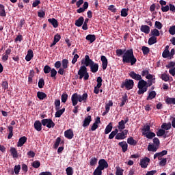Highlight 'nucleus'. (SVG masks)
<instances>
[{"label": "nucleus", "mask_w": 175, "mask_h": 175, "mask_svg": "<svg viewBox=\"0 0 175 175\" xmlns=\"http://www.w3.org/2000/svg\"><path fill=\"white\" fill-rule=\"evenodd\" d=\"M157 150H158V147L155 146V145L149 144L148 146V150L152 151V152H157Z\"/></svg>", "instance_id": "nucleus-38"}, {"label": "nucleus", "mask_w": 175, "mask_h": 175, "mask_svg": "<svg viewBox=\"0 0 175 175\" xmlns=\"http://www.w3.org/2000/svg\"><path fill=\"white\" fill-rule=\"evenodd\" d=\"M68 94L63 93L62 95V102L63 103H66V100H68Z\"/></svg>", "instance_id": "nucleus-51"}, {"label": "nucleus", "mask_w": 175, "mask_h": 175, "mask_svg": "<svg viewBox=\"0 0 175 175\" xmlns=\"http://www.w3.org/2000/svg\"><path fill=\"white\" fill-rule=\"evenodd\" d=\"M64 113H65V108H62V109L56 110L55 117L56 118H59V117H61V116H62L64 114Z\"/></svg>", "instance_id": "nucleus-27"}, {"label": "nucleus", "mask_w": 175, "mask_h": 175, "mask_svg": "<svg viewBox=\"0 0 175 175\" xmlns=\"http://www.w3.org/2000/svg\"><path fill=\"white\" fill-rule=\"evenodd\" d=\"M150 158L144 157L140 160L139 165L142 169H147V166H148V163H150Z\"/></svg>", "instance_id": "nucleus-10"}, {"label": "nucleus", "mask_w": 175, "mask_h": 175, "mask_svg": "<svg viewBox=\"0 0 175 175\" xmlns=\"http://www.w3.org/2000/svg\"><path fill=\"white\" fill-rule=\"evenodd\" d=\"M140 31L141 32H144V33H150V27H148V25H142L140 27Z\"/></svg>", "instance_id": "nucleus-23"}, {"label": "nucleus", "mask_w": 175, "mask_h": 175, "mask_svg": "<svg viewBox=\"0 0 175 175\" xmlns=\"http://www.w3.org/2000/svg\"><path fill=\"white\" fill-rule=\"evenodd\" d=\"M163 58H169L170 57V51H163L162 53Z\"/></svg>", "instance_id": "nucleus-53"}, {"label": "nucleus", "mask_w": 175, "mask_h": 175, "mask_svg": "<svg viewBox=\"0 0 175 175\" xmlns=\"http://www.w3.org/2000/svg\"><path fill=\"white\" fill-rule=\"evenodd\" d=\"M86 40H88L90 43H94L96 40V36L94 34H89L86 36Z\"/></svg>", "instance_id": "nucleus-22"}, {"label": "nucleus", "mask_w": 175, "mask_h": 175, "mask_svg": "<svg viewBox=\"0 0 175 175\" xmlns=\"http://www.w3.org/2000/svg\"><path fill=\"white\" fill-rule=\"evenodd\" d=\"M127 143L130 144V146H136L137 141L135 140L132 137H130L127 139Z\"/></svg>", "instance_id": "nucleus-35"}, {"label": "nucleus", "mask_w": 175, "mask_h": 175, "mask_svg": "<svg viewBox=\"0 0 175 175\" xmlns=\"http://www.w3.org/2000/svg\"><path fill=\"white\" fill-rule=\"evenodd\" d=\"M123 174H124V170L121 169V167H117L116 175H123Z\"/></svg>", "instance_id": "nucleus-59"}, {"label": "nucleus", "mask_w": 175, "mask_h": 175, "mask_svg": "<svg viewBox=\"0 0 175 175\" xmlns=\"http://www.w3.org/2000/svg\"><path fill=\"white\" fill-rule=\"evenodd\" d=\"M129 76H130L131 79H133V80H136V81H142V80H143L142 78V75L136 74L135 71L130 72L129 73Z\"/></svg>", "instance_id": "nucleus-12"}, {"label": "nucleus", "mask_w": 175, "mask_h": 175, "mask_svg": "<svg viewBox=\"0 0 175 175\" xmlns=\"http://www.w3.org/2000/svg\"><path fill=\"white\" fill-rule=\"evenodd\" d=\"M126 135H128V130H124L121 133H117L115 139L116 140H124L126 137Z\"/></svg>", "instance_id": "nucleus-11"}, {"label": "nucleus", "mask_w": 175, "mask_h": 175, "mask_svg": "<svg viewBox=\"0 0 175 175\" xmlns=\"http://www.w3.org/2000/svg\"><path fill=\"white\" fill-rule=\"evenodd\" d=\"M96 81H97V85H96V86H97L98 88H101V87H102V81H103L102 77H97V79H96Z\"/></svg>", "instance_id": "nucleus-58"}, {"label": "nucleus", "mask_w": 175, "mask_h": 175, "mask_svg": "<svg viewBox=\"0 0 175 175\" xmlns=\"http://www.w3.org/2000/svg\"><path fill=\"white\" fill-rule=\"evenodd\" d=\"M161 128L164 131H169V129H170V128H172V124L171 123H163L161 125Z\"/></svg>", "instance_id": "nucleus-37"}, {"label": "nucleus", "mask_w": 175, "mask_h": 175, "mask_svg": "<svg viewBox=\"0 0 175 175\" xmlns=\"http://www.w3.org/2000/svg\"><path fill=\"white\" fill-rule=\"evenodd\" d=\"M153 143L155 144L156 147H159V145L161 144V142H159V139L157 137H154L153 139Z\"/></svg>", "instance_id": "nucleus-63"}, {"label": "nucleus", "mask_w": 175, "mask_h": 175, "mask_svg": "<svg viewBox=\"0 0 175 175\" xmlns=\"http://www.w3.org/2000/svg\"><path fill=\"white\" fill-rule=\"evenodd\" d=\"M36 153L35 152L30 150L27 152V156L29 158H35Z\"/></svg>", "instance_id": "nucleus-64"}, {"label": "nucleus", "mask_w": 175, "mask_h": 175, "mask_svg": "<svg viewBox=\"0 0 175 175\" xmlns=\"http://www.w3.org/2000/svg\"><path fill=\"white\" fill-rule=\"evenodd\" d=\"M165 103H167V105H175V98L167 97Z\"/></svg>", "instance_id": "nucleus-36"}, {"label": "nucleus", "mask_w": 175, "mask_h": 175, "mask_svg": "<svg viewBox=\"0 0 175 175\" xmlns=\"http://www.w3.org/2000/svg\"><path fill=\"white\" fill-rule=\"evenodd\" d=\"M37 97L40 100H43V99H45V98H47V94L43 92H37Z\"/></svg>", "instance_id": "nucleus-25"}, {"label": "nucleus", "mask_w": 175, "mask_h": 175, "mask_svg": "<svg viewBox=\"0 0 175 175\" xmlns=\"http://www.w3.org/2000/svg\"><path fill=\"white\" fill-rule=\"evenodd\" d=\"M93 175H102V170L96 167V169L93 172Z\"/></svg>", "instance_id": "nucleus-60"}, {"label": "nucleus", "mask_w": 175, "mask_h": 175, "mask_svg": "<svg viewBox=\"0 0 175 175\" xmlns=\"http://www.w3.org/2000/svg\"><path fill=\"white\" fill-rule=\"evenodd\" d=\"M96 163H98V159H96V157H93L90 159V166H95Z\"/></svg>", "instance_id": "nucleus-50"}, {"label": "nucleus", "mask_w": 175, "mask_h": 175, "mask_svg": "<svg viewBox=\"0 0 175 175\" xmlns=\"http://www.w3.org/2000/svg\"><path fill=\"white\" fill-rule=\"evenodd\" d=\"M61 143V137H58L56 140L55 142L53 145V148H55V150H57V148H58L59 144Z\"/></svg>", "instance_id": "nucleus-41"}, {"label": "nucleus", "mask_w": 175, "mask_h": 175, "mask_svg": "<svg viewBox=\"0 0 175 175\" xmlns=\"http://www.w3.org/2000/svg\"><path fill=\"white\" fill-rule=\"evenodd\" d=\"M61 100L59 99L55 100V110H59L61 109Z\"/></svg>", "instance_id": "nucleus-40"}, {"label": "nucleus", "mask_w": 175, "mask_h": 175, "mask_svg": "<svg viewBox=\"0 0 175 175\" xmlns=\"http://www.w3.org/2000/svg\"><path fill=\"white\" fill-rule=\"evenodd\" d=\"M135 85V82L132 79H126L121 83L120 88H126L128 91L132 90Z\"/></svg>", "instance_id": "nucleus-6"}, {"label": "nucleus", "mask_w": 175, "mask_h": 175, "mask_svg": "<svg viewBox=\"0 0 175 175\" xmlns=\"http://www.w3.org/2000/svg\"><path fill=\"white\" fill-rule=\"evenodd\" d=\"M33 167L35 169H38V167H40V161H35L32 163Z\"/></svg>", "instance_id": "nucleus-52"}, {"label": "nucleus", "mask_w": 175, "mask_h": 175, "mask_svg": "<svg viewBox=\"0 0 175 175\" xmlns=\"http://www.w3.org/2000/svg\"><path fill=\"white\" fill-rule=\"evenodd\" d=\"M66 172L67 175H73V168L72 167H68L66 169Z\"/></svg>", "instance_id": "nucleus-56"}, {"label": "nucleus", "mask_w": 175, "mask_h": 175, "mask_svg": "<svg viewBox=\"0 0 175 175\" xmlns=\"http://www.w3.org/2000/svg\"><path fill=\"white\" fill-rule=\"evenodd\" d=\"M154 27L155 28H157V29H162V27H163V25H162V23L159 21H156L154 23Z\"/></svg>", "instance_id": "nucleus-57"}, {"label": "nucleus", "mask_w": 175, "mask_h": 175, "mask_svg": "<svg viewBox=\"0 0 175 175\" xmlns=\"http://www.w3.org/2000/svg\"><path fill=\"white\" fill-rule=\"evenodd\" d=\"M10 152L12 157L14 159L18 158V152H17V149L14 147L10 148Z\"/></svg>", "instance_id": "nucleus-19"}, {"label": "nucleus", "mask_w": 175, "mask_h": 175, "mask_svg": "<svg viewBox=\"0 0 175 175\" xmlns=\"http://www.w3.org/2000/svg\"><path fill=\"white\" fill-rule=\"evenodd\" d=\"M112 129H113V123L110 122L105 128V135H109V133L111 132Z\"/></svg>", "instance_id": "nucleus-29"}, {"label": "nucleus", "mask_w": 175, "mask_h": 175, "mask_svg": "<svg viewBox=\"0 0 175 175\" xmlns=\"http://www.w3.org/2000/svg\"><path fill=\"white\" fill-rule=\"evenodd\" d=\"M161 80L163 81H169L170 80V78L169 77V75H167L166 73H163L161 76Z\"/></svg>", "instance_id": "nucleus-48"}, {"label": "nucleus", "mask_w": 175, "mask_h": 175, "mask_svg": "<svg viewBox=\"0 0 175 175\" xmlns=\"http://www.w3.org/2000/svg\"><path fill=\"white\" fill-rule=\"evenodd\" d=\"M116 53L117 57H121V55H123V54H125V49L122 50L121 49H118L116 51Z\"/></svg>", "instance_id": "nucleus-46"}, {"label": "nucleus", "mask_w": 175, "mask_h": 175, "mask_svg": "<svg viewBox=\"0 0 175 175\" xmlns=\"http://www.w3.org/2000/svg\"><path fill=\"white\" fill-rule=\"evenodd\" d=\"M153 80H148V82L142 79L138 82L137 88L139 89L137 91L138 95H143L144 92H147V90L148 87H151L152 85Z\"/></svg>", "instance_id": "nucleus-2"}, {"label": "nucleus", "mask_w": 175, "mask_h": 175, "mask_svg": "<svg viewBox=\"0 0 175 175\" xmlns=\"http://www.w3.org/2000/svg\"><path fill=\"white\" fill-rule=\"evenodd\" d=\"M168 31L170 35H175V25L171 26Z\"/></svg>", "instance_id": "nucleus-61"}, {"label": "nucleus", "mask_w": 175, "mask_h": 175, "mask_svg": "<svg viewBox=\"0 0 175 175\" xmlns=\"http://www.w3.org/2000/svg\"><path fill=\"white\" fill-rule=\"evenodd\" d=\"M118 146L122 148L123 152L128 151V144H126V142L122 141V142H119Z\"/></svg>", "instance_id": "nucleus-17"}, {"label": "nucleus", "mask_w": 175, "mask_h": 175, "mask_svg": "<svg viewBox=\"0 0 175 175\" xmlns=\"http://www.w3.org/2000/svg\"><path fill=\"white\" fill-rule=\"evenodd\" d=\"M62 65L63 69H68V66H69V60L68 59H63L62 61Z\"/></svg>", "instance_id": "nucleus-34"}, {"label": "nucleus", "mask_w": 175, "mask_h": 175, "mask_svg": "<svg viewBox=\"0 0 175 175\" xmlns=\"http://www.w3.org/2000/svg\"><path fill=\"white\" fill-rule=\"evenodd\" d=\"M167 162V159L165 158V159H163L160 161L159 162V165L160 166H165L166 165V163Z\"/></svg>", "instance_id": "nucleus-62"}, {"label": "nucleus", "mask_w": 175, "mask_h": 175, "mask_svg": "<svg viewBox=\"0 0 175 175\" xmlns=\"http://www.w3.org/2000/svg\"><path fill=\"white\" fill-rule=\"evenodd\" d=\"M156 133H157V136L158 137L165 136V134H166V131L162 129H160Z\"/></svg>", "instance_id": "nucleus-43"}, {"label": "nucleus", "mask_w": 175, "mask_h": 175, "mask_svg": "<svg viewBox=\"0 0 175 175\" xmlns=\"http://www.w3.org/2000/svg\"><path fill=\"white\" fill-rule=\"evenodd\" d=\"M48 22L53 25V28H58V21L57 19L53 18H49Z\"/></svg>", "instance_id": "nucleus-21"}, {"label": "nucleus", "mask_w": 175, "mask_h": 175, "mask_svg": "<svg viewBox=\"0 0 175 175\" xmlns=\"http://www.w3.org/2000/svg\"><path fill=\"white\" fill-rule=\"evenodd\" d=\"M14 173L15 174H18L20 173V170H21V165H18L14 166Z\"/></svg>", "instance_id": "nucleus-55"}, {"label": "nucleus", "mask_w": 175, "mask_h": 175, "mask_svg": "<svg viewBox=\"0 0 175 175\" xmlns=\"http://www.w3.org/2000/svg\"><path fill=\"white\" fill-rule=\"evenodd\" d=\"M78 75L79 76V80H85L87 81L90 79V74L87 70V67L85 66H81L78 71Z\"/></svg>", "instance_id": "nucleus-5"}, {"label": "nucleus", "mask_w": 175, "mask_h": 175, "mask_svg": "<svg viewBox=\"0 0 175 175\" xmlns=\"http://www.w3.org/2000/svg\"><path fill=\"white\" fill-rule=\"evenodd\" d=\"M109 167V163L104 159H101L98 161V165L97 168L100 170H105V169H107Z\"/></svg>", "instance_id": "nucleus-9"}, {"label": "nucleus", "mask_w": 175, "mask_h": 175, "mask_svg": "<svg viewBox=\"0 0 175 175\" xmlns=\"http://www.w3.org/2000/svg\"><path fill=\"white\" fill-rule=\"evenodd\" d=\"M117 133H118V129H115L113 131L111 132L109 135V139H114L115 136H117Z\"/></svg>", "instance_id": "nucleus-45"}, {"label": "nucleus", "mask_w": 175, "mask_h": 175, "mask_svg": "<svg viewBox=\"0 0 175 175\" xmlns=\"http://www.w3.org/2000/svg\"><path fill=\"white\" fill-rule=\"evenodd\" d=\"M64 136L66 137V139H69L70 140L71 139H73L75 134L73 133V131L72 129H68L64 132Z\"/></svg>", "instance_id": "nucleus-14"}, {"label": "nucleus", "mask_w": 175, "mask_h": 175, "mask_svg": "<svg viewBox=\"0 0 175 175\" xmlns=\"http://www.w3.org/2000/svg\"><path fill=\"white\" fill-rule=\"evenodd\" d=\"M32 58H33V51L32 50H29L25 57V59L27 62H29Z\"/></svg>", "instance_id": "nucleus-20"}, {"label": "nucleus", "mask_w": 175, "mask_h": 175, "mask_svg": "<svg viewBox=\"0 0 175 175\" xmlns=\"http://www.w3.org/2000/svg\"><path fill=\"white\" fill-rule=\"evenodd\" d=\"M44 87V79L43 78L40 79L38 81V88H43Z\"/></svg>", "instance_id": "nucleus-54"}, {"label": "nucleus", "mask_w": 175, "mask_h": 175, "mask_svg": "<svg viewBox=\"0 0 175 175\" xmlns=\"http://www.w3.org/2000/svg\"><path fill=\"white\" fill-rule=\"evenodd\" d=\"M101 59V62H102V66H103V70H106V69H107V58L106 57V56L105 55H102L100 57Z\"/></svg>", "instance_id": "nucleus-13"}, {"label": "nucleus", "mask_w": 175, "mask_h": 175, "mask_svg": "<svg viewBox=\"0 0 175 175\" xmlns=\"http://www.w3.org/2000/svg\"><path fill=\"white\" fill-rule=\"evenodd\" d=\"M42 125H43V124H42V120L41 122L39 120H36L34 122V129L38 132H40V131H42Z\"/></svg>", "instance_id": "nucleus-16"}, {"label": "nucleus", "mask_w": 175, "mask_h": 175, "mask_svg": "<svg viewBox=\"0 0 175 175\" xmlns=\"http://www.w3.org/2000/svg\"><path fill=\"white\" fill-rule=\"evenodd\" d=\"M27 138L25 136L21 137L19 138V140L17 143V147H23L25 143H27Z\"/></svg>", "instance_id": "nucleus-15"}, {"label": "nucleus", "mask_w": 175, "mask_h": 175, "mask_svg": "<svg viewBox=\"0 0 175 175\" xmlns=\"http://www.w3.org/2000/svg\"><path fill=\"white\" fill-rule=\"evenodd\" d=\"M142 135L146 136L147 139H153V137H155L156 136L155 133L151 131H149L148 133H142Z\"/></svg>", "instance_id": "nucleus-26"}, {"label": "nucleus", "mask_w": 175, "mask_h": 175, "mask_svg": "<svg viewBox=\"0 0 175 175\" xmlns=\"http://www.w3.org/2000/svg\"><path fill=\"white\" fill-rule=\"evenodd\" d=\"M129 10V9H126V8L122 9L120 12L122 17H126V16H128Z\"/></svg>", "instance_id": "nucleus-49"}, {"label": "nucleus", "mask_w": 175, "mask_h": 175, "mask_svg": "<svg viewBox=\"0 0 175 175\" xmlns=\"http://www.w3.org/2000/svg\"><path fill=\"white\" fill-rule=\"evenodd\" d=\"M118 128L120 131L125 129V123H124V120H122L120 122H118Z\"/></svg>", "instance_id": "nucleus-42"}, {"label": "nucleus", "mask_w": 175, "mask_h": 175, "mask_svg": "<svg viewBox=\"0 0 175 175\" xmlns=\"http://www.w3.org/2000/svg\"><path fill=\"white\" fill-rule=\"evenodd\" d=\"M142 51L144 55H148L150 53V48H148L146 46H143L142 47Z\"/></svg>", "instance_id": "nucleus-39"}, {"label": "nucleus", "mask_w": 175, "mask_h": 175, "mask_svg": "<svg viewBox=\"0 0 175 175\" xmlns=\"http://www.w3.org/2000/svg\"><path fill=\"white\" fill-rule=\"evenodd\" d=\"M1 86L4 91H6V90H9V83L8 82V81H3L1 83Z\"/></svg>", "instance_id": "nucleus-44"}, {"label": "nucleus", "mask_w": 175, "mask_h": 175, "mask_svg": "<svg viewBox=\"0 0 175 175\" xmlns=\"http://www.w3.org/2000/svg\"><path fill=\"white\" fill-rule=\"evenodd\" d=\"M8 139H12L13 137V127L12 126H8Z\"/></svg>", "instance_id": "nucleus-47"}, {"label": "nucleus", "mask_w": 175, "mask_h": 175, "mask_svg": "<svg viewBox=\"0 0 175 175\" xmlns=\"http://www.w3.org/2000/svg\"><path fill=\"white\" fill-rule=\"evenodd\" d=\"M91 121H92V119L91 118V116H88L84 119L83 126L85 128V126H89L90 124H91Z\"/></svg>", "instance_id": "nucleus-18"}, {"label": "nucleus", "mask_w": 175, "mask_h": 175, "mask_svg": "<svg viewBox=\"0 0 175 175\" xmlns=\"http://www.w3.org/2000/svg\"><path fill=\"white\" fill-rule=\"evenodd\" d=\"M151 37L148 39V44L149 46H152V44H155L157 43V37H154L152 36H150Z\"/></svg>", "instance_id": "nucleus-31"}, {"label": "nucleus", "mask_w": 175, "mask_h": 175, "mask_svg": "<svg viewBox=\"0 0 175 175\" xmlns=\"http://www.w3.org/2000/svg\"><path fill=\"white\" fill-rule=\"evenodd\" d=\"M84 65L85 66H90L92 73H96V72L99 70V64L94 63V62L90 58V55H88L85 56Z\"/></svg>", "instance_id": "nucleus-3"}, {"label": "nucleus", "mask_w": 175, "mask_h": 175, "mask_svg": "<svg viewBox=\"0 0 175 175\" xmlns=\"http://www.w3.org/2000/svg\"><path fill=\"white\" fill-rule=\"evenodd\" d=\"M0 16L6 17V12L5 11V5L0 4Z\"/></svg>", "instance_id": "nucleus-33"}, {"label": "nucleus", "mask_w": 175, "mask_h": 175, "mask_svg": "<svg viewBox=\"0 0 175 175\" xmlns=\"http://www.w3.org/2000/svg\"><path fill=\"white\" fill-rule=\"evenodd\" d=\"M42 124L43 126H46V128L51 129L55 126V123L51 118L42 119Z\"/></svg>", "instance_id": "nucleus-8"}, {"label": "nucleus", "mask_w": 175, "mask_h": 175, "mask_svg": "<svg viewBox=\"0 0 175 175\" xmlns=\"http://www.w3.org/2000/svg\"><path fill=\"white\" fill-rule=\"evenodd\" d=\"M123 64H131V66L135 65L137 62V59L133 54V49H129L122 55Z\"/></svg>", "instance_id": "nucleus-1"}, {"label": "nucleus", "mask_w": 175, "mask_h": 175, "mask_svg": "<svg viewBox=\"0 0 175 175\" xmlns=\"http://www.w3.org/2000/svg\"><path fill=\"white\" fill-rule=\"evenodd\" d=\"M88 98V94L87 93H84L82 96L79 95L77 93H74L71 96L72 106H76L79 102H86Z\"/></svg>", "instance_id": "nucleus-4"}, {"label": "nucleus", "mask_w": 175, "mask_h": 175, "mask_svg": "<svg viewBox=\"0 0 175 175\" xmlns=\"http://www.w3.org/2000/svg\"><path fill=\"white\" fill-rule=\"evenodd\" d=\"M157 96V92L155 91H152L149 92L148 97L146 98V100H151L154 99Z\"/></svg>", "instance_id": "nucleus-32"}, {"label": "nucleus", "mask_w": 175, "mask_h": 175, "mask_svg": "<svg viewBox=\"0 0 175 175\" xmlns=\"http://www.w3.org/2000/svg\"><path fill=\"white\" fill-rule=\"evenodd\" d=\"M159 35H161V33H159V30L157 29H152L150 33V36H154V38L159 36Z\"/></svg>", "instance_id": "nucleus-28"}, {"label": "nucleus", "mask_w": 175, "mask_h": 175, "mask_svg": "<svg viewBox=\"0 0 175 175\" xmlns=\"http://www.w3.org/2000/svg\"><path fill=\"white\" fill-rule=\"evenodd\" d=\"M84 23V17L80 16L76 21L75 25L76 27H81Z\"/></svg>", "instance_id": "nucleus-24"}, {"label": "nucleus", "mask_w": 175, "mask_h": 175, "mask_svg": "<svg viewBox=\"0 0 175 175\" xmlns=\"http://www.w3.org/2000/svg\"><path fill=\"white\" fill-rule=\"evenodd\" d=\"M122 102L120 103V107H122L125 105V103L128 102V95L126 93L124 94V95L122 97Z\"/></svg>", "instance_id": "nucleus-30"}, {"label": "nucleus", "mask_w": 175, "mask_h": 175, "mask_svg": "<svg viewBox=\"0 0 175 175\" xmlns=\"http://www.w3.org/2000/svg\"><path fill=\"white\" fill-rule=\"evenodd\" d=\"M43 70L45 75H49V73H51V77L55 79H56L55 77L57 76V70L55 68H51L50 66L46 65L44 66Z\"/></svg>", "instance_id": "nucleus-7"}]
</instances>
